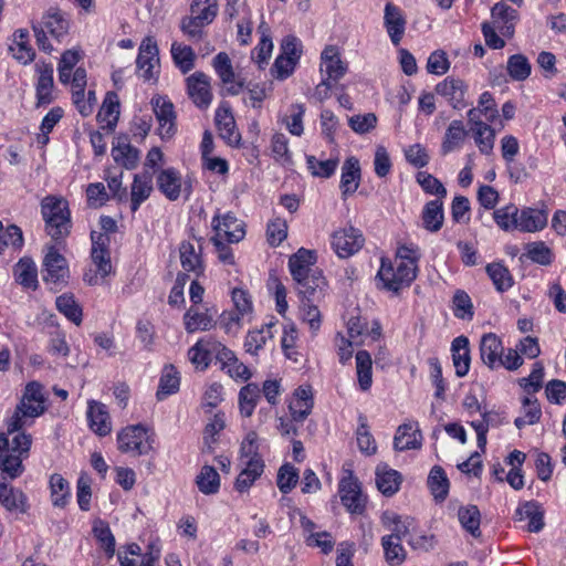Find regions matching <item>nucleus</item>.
<instances>
[{"label": "nucleus", "instance_id": "1", "mask_svg": "<svg viewBox=\"0 0 566 566\" xmlns=\"http://www.w3.org/2000/svg\"><path fill=\"white\" fill-rule=\"evenodd\" d=\"M420 250L415 244H403L397 248L395 263L381 259L377 279L387 291L398 293L409 286L417 277Z\"/></svg>", "mask_w": 566, "mask_h": 566}, {"label": "nucleus", "instance_id": "2", "mask_svg": "<svg viewBox=\"0 0 566 566\" xmlns=\"http://www.w3.org/2000/svg\"><path fill=\"white\" fill-rule=\"evenodd\" d=\"M44 411L43 387L38 381H31L25 386L22 399L8 422V434H13L29 426L32 419L41 416Z\"/></svg>", "mask_w": 566, "mask_h": 566}, {"label": "nucleus", "instance_id": "3", "mask_svg": "<svg viewBox=\"0 0 566 566\" xmlns=\"http://www.w3.org/2000/svg\"><path fill=\"white\" fill-rule=\"evenodd\" d=\"M41 213L45 230L54 240H63L71 231V213L67 201L62 197L46 196L41 201Z\"/></svg>", "mask_w": 566, "mask_h": 566}, {"label": "nucleus", "instance_id": "4", "mask_svg": "<svg viewBox=\"0 0 566 566\" xmlns=\"http://www.w3.org/2000/svg\"><path fill=\"white\" fill-rule=\"evenodd\" d=\"M69 28L70 24L64 14L54 9L49 10L42 17V21L39 24H33L32 27L39 49L46 53H50L53 50L46 34L49 33L60 41L69 32Z\"/></svg>", "mask_w": 566, "mask_h": 566}, {"label": "nucleus", "instance_id": "5", "mask_svg": "<svg viewBox=\"0 0 566 566\" xmlns=\"http://www.w3.org/2000/svg\"><path fill=\"white\" fill-rule=\"evenodd\" d=\"M118 449L133 455L147 454L153 450L154 437L143 424L124 428L117 434Z\"/></svg>", "mask_w": 566, "mask_h": 566}, {"label": "nucleus", "instance_id": "6", "mask_svg": "<svg viewBox=\"0 0 566 566\" xmlns=\"http://www.w3.org/2000/svg\"><path fill=\"white\" fill-rule=\"evenodd\" d=\"M150 106L158 122V134L161 139H170L177 132V115L172 102L166 95H155Z\"/></svg>", "mask_w": 566, "mask_h": 566}, {"label": "nucleus", "instance_id": "7", "mask_svg": "<svg viewBox=\"0 0 566 566\" xmlns=\"http://www.w3.org/2000/svg\"><path fill=\"white\" fill-rule=\"evenodd\" d=\"M364 243L363 232L353 226L338 229L331 237V245L340 259H347L356 254L364 247Z\"/></svg>", "mask_w": 566, "mask_h": 566}, {"label": "nucleus", "instance_id": "8", "mask_svg": "<svg viewBox=\"0 0 566 566\" xmlns=\"http://www.w3.org/2000/svg\"><path fill=\"white\" fill-rule=\"evenodd\" d=\"M136 64L139 76L145 81L156 78L159 72V50L153 36H146L142 41Z\"/></svg>", "mask_w": 566, "mask_h": 566}, {"label": "nucleus", "instance_id": "9", "mask_svg": "<svg viewBox=\"0 0 566 566\" xmlns=\"http://www.w3.org/2000/svg\"><path fill=\"white\" fill-rule=\"evenodd\" d=\"M186 87L189 98L199 108H208L212 102L211 80L197 71L186 78Z\"/></svg>", "mask_w": 566, "mask_h": 566}, {"label": "nucleus", "instance_id": "10", "mask_svg": "<svg viewBox=\"0 0 566 566\" xmlns=\"http://www.w3.org/2000/svg\"><path fill=\"white\" fill-rule=\"evenodd\" d=\"M156 185L158 190L170 201L178 200L182 191L186 193L187 199L191 193L190 187H182L181 174L172 167L158 171Z\"/></svg>", "mask_w": 566, "mask_h": 566}, {"label": "nucleus", "instance_id": "11", "mask_svg": "<svg viewBox=\"0 0 566 566\" xmlns=\"http://www.w3.org/2000/svg\"><path fill=\"white\" fill-rule=\"evenodd\" d=\"M43 280L46 283L61 285L66 283L69 268L65 258L54 247H50L43 260Z\"/></svg>", "mask_w": 566, "mask_h": 566}, {"label": "nucleus", "instance_id": "12", "mask_svg": "<svg viewBox=\"0 0 566 566\" xmlns=\"http://www.w3.org/2000/svg\"><path fill=\"white\" fill-rule=\"evenodd\" d=\"M339 496L343 505L355 514H361L365 510L366 500L361 494L358 481L352 474L339 482Z\"/></svg>", "mask_w": 566, "mask_h": 566}, {"label": "nucleus", "instance_id": "13", "mask_svg": "<svg viewBox=\"0 0 566 566\" xmlns=\"http://www.w3.org/2000/svg\"><path fill=\"white\" fill-rule=\"evenodd\" d=\"M109 237L105 233L92 232L91 258L102 279L112 273V262L108 251Z\"/></svg>", "mask_w": 566, "mask_h": 566}, {"label": "nucleus", "instance_id": "14", "mask_svg": "<svg viewBox=\"0 0 566 566\" xmlns=\"http://www.w3.org/2000/svg\"><path fill=\"white\" fill-rule=\"evenodd\" d=\"M212 67L227 86L228 94L238 95L242 91L243 82L237 80L231 59L226 52H220L213 57Z\"/></svg>", "mask_w": 566, "mask_h": 566}, {"label": "nucleus", "instance_id": "15", "mask_svg": "<svg viewBox=\"0 0 566 566\" xmlns=\"http://www.w3.org/2000/svg\"><path fill=\"white\" fill-rule=\"evenodd\" d=\"M407 20L402 10L396 4L388 2L384 9V27L394 45H399L405 31Z\"/></svg>", "mask_w": 566, "mask_h": 566}, {"label": "nucleus", "instance_id": "16", "mask_svg": "<svg viewBox=\"0 0 566 566\" xmlns=\"http://www.w3.org/2000/svg\"><path fill=\"white\" fill-rule=\"evenodd\" d=\"M212 228L216 232L213 238L226 239L230 243L240 242L245 234L242 222L231 213L224 214L221 219L214 217Z\"/></svg>", "mask_w": 566, "mask_h": 566}, {"label": "nucleus", "instance_id": "17", "mask_svg": "<svg viewBox=\"0 0 566 566\" xmlns=\"http://www.w3.org/2000/svg\"><path fill=\"white\" fill-rule=\"evenodd\" d=\"M436 92L444 97L454 109H463L468 106L465 101L467 86L463 81L447 77L436 86Z\"/></svg>", "mask_w": 566, "mask_h": 566}, {"label": "nucleus", "instance_id": "18", "mask_svg": "<svg viewBox=\"0 0 566 566\" xmlns=\"http://www.w3.org/2000/svg\"><path fill=\"white\" fill-rule=\"evenodd\" d=\"M153 190V175L150 172L144 170L140 174L134 175L128 195L132 212H136L139 209L140 205L150 197Z\"/></svg>", "mask_w": 566, "mask_h": 566}, {"label": "nucleus", "instance_id": "19", "mask_svg": "<svg viewBox=\"0 0 566 566\" xmlns=\"http://www.w3.org/2000/svg\"><path fill=\"white\" fill-rule=\"evenodd\" d=\"M422 434L418 422L409 421L400 424L394 437V448L397 451L420 449Z\"/></svg>", "mask_w": 566, "mask_h": 566}, {"label": "nucleus", "instance_id": "20", "mask_svg": "<svg viewBox=\"0 0 566 566\" xmlns=\"http://www.w3.org/2000/svg\"><path fill=\"white\" fill-rule=\"evenodd\" d=\"M0 504L9 512L24 514L29 510L27 495L0 478Z\"/></svg>", "mask_w": 566, "mask_h": 566}, {"label": "nucleus", "instance_id": "21", "mask_svg": "<svg viewBox=\"0 0 566 566\" xmlns=\"http://www.w3.org/2000/svg\"><path fill=\"white\" fill-rule=\"evenodd\" d=\"M223 345L212 339L198 340L189 350L188 357L198 369H206L210 361L211 355L217 354L220 357Z\"/></svg>", "mask_w": 566, "mask_h": 566}, {"label": "nucleus", "instance_id": "22", "mask_svg": "<svg viewBox=\"0 0 566 566\" xmlns=\"http://www.w3.org/2000/svg\"><path fill=\"white\" fill-rule=\"evenodd\" d=\"M301 301H321L326 289V281L321 271H314L305 280L296 281Z\"/></svg>", "mask_w": 566, "mask_h": 566}, {"label": "nucleus", "instance_id": "23", "mask_svg": "<svg viewBox=\"0 0 566 566\" xmlns=\"http://www.w3.org/2000/svg\"><path fill=\"white\" fill-rule=\"evenodd\" d=\"M38 81L35 85L36 107L45 106L54 101L53 67L51 64L38 65Z\"/></svg>", "mask_w": 566, "mask_h": 566}, {"label": "nucleus", "instance_id": "24", "mask_svg": "<svg viewBox=\"0 0 566 566\" xmlns=\"http://www.w3.org/2000/svg\"><path fill=\"white\" fill-rule=\"evenodd\" d=\"M87 419L90 428L99 437H105L111 433L112 422L105 405L94 400L90 401Z\"/></svg>", "mask_w": 566, "mask_h": 566}, {"label": "nucleus", "instance_id": "25", "mask_svg": "<svg viewBox=\"0 0 566 566\" xmlns=\"http://www.w3.org/2000/svg\"><path fill=\"white\" fill-rule=\"evenodd\" d=\"M491 15L496 29L502 35L511 38L514 33V24L517 20V11L504 2L495 3Z\"/></svg>", "mask_w": 566, "mask_h": 566}, {"label": "nucleus", "instance_id": "26", "mask_svg": "<svg viewBox=\"0 0 566 566\" xmlns=\"http://www.w3.org/2000/svg\"><path fill=\"white\" fill-rule=\"evenodd\" d=\"M315 260L316 258L314 252L304 248H301L296 253H294L289 260V269L293 280L296 282L310 276L311 273L315 271L312 269Z\"/></svg>", "mask_w": 566, "mask_h": 566}, {"label": "nucleus", "instance_id": "27", "mask_svg": "<svg viewBox=\"0 0 566 566\" xmlns=\"http://www.w3.org/2000/svg\"><path fill=\"white\" fill-rule=\"evenodd\" d=\"M321 60V71L327 75L325 80L336 82L345 75L347 65L340 60L335 46L329 45L325 48Z\"/></svg>", "mask_w": 566, "mask_h": 566}, {"label": "nucleus", "instance_id": "28", "mask_svg": "<svg viewBox=\"0 0 566 566\" xmlns=\"http://www.w3.org/2000/svg\"><path fill=\"white\" fill-rule=\"evenodd\" d=\"M216 124L219 136L232 147L239 145L241 135L235 127V120L229 109L218 108L216 112Z\"/></svg>", "mask_w": 566, "mask_h": 566}, {"label": "nucleus", "instance_id": "29", "mask_svg": "<svg viewBox=\"0 0 566 566\" xmlns=\"http://www.w3.org/2000/svg\"><path fill=\"white\" fill-rule=\"evenodd\" d=\"M360 182V165L356 157L347 158L342 167V177L339 188L342 196L346 198L353 195Z\"/></svg>", "mask_w": 566, "mask_h": 566}, {"label": "nucleus", "instance_id": "30", "mask_svg": "<svg viewBox=\"0 0 566 566\" xmlns=\"http://www.w3.org/2000/svg\"><path fill=\"white\" fill-rule=\"evenodd\" d=\"M546 209L524 208L518 213L517 229L523 232H537L547 226Z\"/></svg>", "mask_w": 566, "mask_h": 566}, {"label": "nucleus", "instance_id": "31", "mask_svg": "<svg viewBox=\"0 0 566 566\" xmlns=\"http://www.w3.org/2000/svg\"><path fill=\"white\" fill-rule=\"evenodd\" d=\"M8 437L0 433V470L7 473L11 479L19 478L24 468L22 464L23 455L7 451Z\"/></svg>", "mask_w": 566, "mask_h": 566}, {"label": "nucleus", "instance_id": "32", "mask_svg": "<svg viewBox=\"0 0 566 566\" xmlns=\"http://www.w3.org/2000/svg\"><path fill=\"white\" fill-rule=\"evenodd\" d=\"M502 354L503 345L501 339L494 333L484 334L480 342L482 361L491 369L497 368Z\"/></svg>", "mask_w": 566, "mask_h": 566}, {"label": "nucleus", "instance_id": "33", "mask_svg": "<svg viewBox=\"0 0 566 566\" xmlns=\"http://www.w3.org/2000/svg\"><path fill=\"white\" fill-rule=\"evenodd\" d=\"M468 136V130L462 120H452L446 129L442 143L441 154L448 155L452 151L460 149Z\"/></svg>", "mask_w": 566, "mask_h": 566}, {"label": "nucleus", "instance_id": "34", "mask_svg": "<svg viewBox=\"0 0 566 566\" xmlns=\"http://www.w3.org/2000/svg\"><path fill=\"white\" fill-rule=\"evenodd\" d=\"M451 352L457 376L464 377L469 373L471 361L469 339L465 336L454 338Z\"/></svg>", "mask_w": 566, "mask_h": 566}, {"label": "nucleus", "instance_id": "35", "mask_svg": "<svg viewBox=\"0 0 566 566\" xmlns=\"http://www.w3.org/2000/svg\"><path fill=\"white\" fill-rule=\"evenodd\" d=\"M119 117V101L114 92L106 94L101 109L97 113V120L103 129L114 130Z\"/></svg>", "mask_w": 566, "mask_h": 566}, {"label": "nucleus", "instance_id": "36", "mask_svg": "<svg viewBox=\"0 0 566 566\" xmlns=\"http://www.w3.org/2000/svg\"><path fill=\"white\" fill-rule=\"evenodd\" d=\"M402 478L401 474L388 468L386 464L378 465L376 470V485L386 496H391L398 492Z\"/></svg>", "mask_w": 566, "mask_h": 566}, {"label": "nucleus", "instance_id": "37", "mask_svg": "<svg viewBox=\"0 0 566 566\" xmlns=\"http://www.w3.org/2000/svg\"><path fill=\"white\" fill-rule=\"evenodd\" d=\"M139 155V150L132 146L127 138H118L117 144L112 149L114 160L126 169L137 167Z\"/></svg>", "mask_w": 566, "mask_h": 566}, {"label": "nucleus", "instance_id": "38", "mask_svg": "<svg viewBox=\"0 0 566 566\" xmlns=\"http://www.w3.org/2000/svg\"><path fill=\"white\" fill-rule=\"evenodd\" d=\"M242 465L243 469L234 483L238 492L248 491L264 472V461H244Z\"/></svg>", "mask_w": 566, "mask_h": 566}, {"label": "nucleus", "instance_id": "39", "mask_svg": "<svg viewBox=\"0 0 566 566\" xmlns=\"http://www.w3.org/2000/svg\"><path fill=\"white\" fill-rule=\"evenodd\" d=\"M29 33L27 30H17L13 34V43L9 46L12 56L22 64H29L34 60L35 52L28 44Z\"/></svg>", "mask_w": 566, "mask_h": 566}, {"label": "nucleus", "instance_id": "40", "mask_svg": "<svg viewBox=\"0 0 566 566\" xmlns=\"http://www.w3.org/2000/svg\"><path fill=\"white\" fill-rule=\"evenodd\" d=\"M170 53L175 65L182 74H187L195 67L196 53L191 46L172 42Z\"/></svg>", "mask_w": 566, "mask_h": 566}, {"label": "nucleus", "instance_id": "41", "mask_svg": "<svg viewBox=\"0 0 566 566\" xmlns=\"http://www.w3.org/2000/svg\"><path fill=\"white\" fill-rule=\"evenodd\" d=\"M423 227L430 232H437L443 224V203L440 198L429 201L422 211Z\"/></svg>", "mask_w": 566, "mask_h": 566}, {"label": "nucleus", "instance_id": "42", "mask_svg": "<svg viewBox=\"0 0 566 566\" xmlns=\"http://www.w3.org/2000/svg\"><path fill=\"white\" fill-rule=\"evenodd\" d=\"M458 520L461 526L473 537L481 536V513L476 505L461 506L458 511Z\"/></svg>", "mask_w": 566, "mask_h": 566}, {"label": "nucleus", "instance_id": "43", "mask_svg": "<svg viewBox=\"0 0 566 566\" xmlns=\"http://www.w3.org/2000/svg\"><path fill=\"white\" fill-rule=\"evenodd\" d=\"M516 515L520 521L528 520V532H539L544 526L543 512L541 511L539 505L534 501L522 504L516 510Z\"/></svg>", "mask_w": 566, "mask_h": 566}, {"label": "nucleus", "instance_id": "44", "mask_svg": "<svg viewBox=\"0 0 566 566\" xmlns=\"http://www.w3.org/2000/svg\"><path fill=\"white\" fill-rule=\"evenodd\" d=\"M180 386L179 373L172 365L166 366L160 377L156 397L158 400H164L168 396L177 392Z\"/></svg>", "mask_w": 566, "mask_h": 566}, {"label": "nucleus", "instance_id": "45", "mask_svg": "<svg viewBox=\"0 0 566 566\" xmlns=\"http://www.w3.org/2000/svg\"><path fill=\"white\" fill-rule=\"evenodd\" d=\"M261 397V389L256 384H248L239 391V408L243 417H251Z\"/></svg>", "mask_w": 566, "mask_h": 566}, {"label": "nucleus", "instance_id": "46", "mask_svg": "<svg viewBox=\"0 0 566 566\" xmlns=\"http://www.w3.org/2000/svg\"><path fill=\"white\" fill-rule=\"evenodd\" d=\"M211 24L210 22L193 17L191 14L185 15L180 20V30L182 34L191 42H199L206 36L205 28Z\"/></svg>", "mask_w": 566, "mask_h": 566}, {"label": "nucleus", "instance_id": "47", "mask_svg": "<svg viewBox=\"0 0 566 566\" xmlns=\"http://www.w3.org/2000/svg\"><path fill=\"white\" fill-rule=\"evenodd\" d=\"M14 275L18 283L24 287L35 289L38 285L36 266L31 259H21L14 268Z\"/></svg>", "mask_w": 566, "mask_h": 566}, {"label": "nucleus", "instance_id": "48", "mask_svg": "<svg viewBox=\"0 0 566 566\" xmlns=\"http://www.w3.org/2000/svg\"><path fill=\"white\" fill-rule=\"evenodd\" d=\"M371 356L367 350H358L356 354V370L358 384L361 390H368L373 382Z\"/></svg>", "mask_w": 566, "mask_h": 566}, {"label": "nucleus", "instance_id": "49", "mask_svg": "<svg viewBox=\"0 0 566 566\" xmlns=\"http://www.w3.org/2000/svg\"><path fill=\"white\" fill-rule=\"evenodd\" d=\"M428 485L438 501H443L449 492V480L441 467H433L428 476Z\"/></svg>", "mask_w": 566, "mask_h": 566}, {"label": "nucleus", "instance_id": "50", "mask_svg": "<svg viewBox=\"0 0 566 566\" xmlns=\"http://www.w3.org/2000/svg\"><path fill=\"white\" fill-rule=\"evenodd\" d=\"M180 262L185 271L200 274L202 272V262L193 243L185 241L179 247Z\"/></svg>", "mask_w": 566, "mask_h": 566}, {"label": "nucleus", "instance_id": "51", "mask_svg": "<svg viewBox=\"0 0 566 566\" xmlns=\"http://www.w3.org/2000/svg\"><path fill=\"white\" fill-rule=\"evenodd\" d=\"M93 534L106 555L112 557L115 554L116 542L108 523L96 520L93 524Z\"/></svg>", "mask_w": 566, "mask_h": 566}, {"label": "nucleus", "instance_id": "52", "mask_svg": "<svg viewBox=\"0 0 566 566\" xmlns=\"http://www.w3.org/2000/svg\"><path fill=\"white\" fill-rule=\"evenodd\" d=\"M196 483L203 494H214L220 488L219 473L213 467L203 465L196 479Z\"/></svg>", "mask_w": 566, "mask_h": 566}, {"label": "nucleus", "instance_id": "53", "mask_svg": "<svg viewBox=\"0 0 566 566\" xmlns=\"http://www.w3.org/2000/svg\"><path fill=\"white\" fill-rule=\"evenodd\" d=\"M381 546L385 553V559L390 566H399L406 559V551L401 545V541L394 539L392 536H384Z\"/></svg>", "mask_w": 566, "mask_h": 566}, {"label": "nucleus", "instance_id": "54", "mask_svg": "<svg viewBox=\"0 0 566 566\" xmlns=\"http://www.w3.org/2000/svg\"><path fill=\"white\" fill-rule=\"evenodd\" d=\"M51 497L54 506L64 507L70 499L69 482L57 473L50 478Z\"/></svg>", "mask_w": 566, "mask_h": 566}, {"label": "nucleus", "instance_id": "55", "mask_svg": "<svg viewBox=\"0 0 566 566\" xmlns=\"http://www.w3.org/2000/svg\"><path fill=\"white\" fill-rule=\"evenodd\" d=\"M220 360L223 363V368L227 369V373L232 378H240L244 380L250 378V371L248 367L240 363L233 353L224 346L222 347Z\"/></svg>", "mask_w": 566, "mask_h": 566}, {"label": "nucleus", "instance_id": "56", "mask_svg": "<svg viewBox=\"0 0 566 566\" xmlns=\"http://www.w3.org/2000/svg\"><path fill=\"white\" fill-rule=\"evenodd\" d=\"M273 326L274 324L269 323L262 326L261 329L250 332L244 342L247 352L256 354L273 337L271 331Z\"/></svg>", "mask_w": 566, "mask_h": 566}, {"label": "nucleus", "instance_id": "57", "mask_svg": "<svg viewBox=\"0 0 566 566\" xmlns=\"http://www.w3.org/2000/svg\"><path fill=\"white\" fill-rule=\"evenodd\" d=\"M304 104H292L289 108V114L283 118L290 134L294 136H302L304 133L303 117L305 115Z\"/></svg>", "mask_w": 566, "mask_h": 566}, {"label": "nucleus", "instance_id": "58", "mask_svg": "<svg viewBox=\"0 0 566 566\" xmlns=\"http://www.w3.org/2000/svg\"><path fill=\"white\" fill-rule=\"evenodd\" d=\"M506 70L514 81H524L530 76L532 66L525 55L514 54L509 57Z\"/></svg>", "mask_w": 566, "mask_h": 566}, {"label": "nucleus", "instance_id": "59", "mask_svg": "<svg viewBox=\"0 0 566 566\" xmlns=\"http://www.w3.org/2000/svg\"><path fill=\"white\" fill-rule=\"evenodd\" d=\"M217 0H191L189 14L212 23L218 14Z\"/></svg>", "mask_w": 566, "mask_h": 566}, {"label": "nucleus", "instance_id": "60", "mask_svg": "<svg viewBox=\"0 0 566 566\" xmlns=\"http://www.w3.org/2000/svg\"><path fill=\"white\" fill-rule=\"evenodd\" d=\"M486 273L492 280L495 289L500 292L509 290L513 285L510 271L501 263H491L486 266Z\"/></svg>", "mask_w": 566, "mask_h": 566}, {"label": "nucleus", "instance_id": "61", "mask_svg": "<svg viewBox=\"0 0 566 566\" xmlns=\"http://www.w3.org/2000/svg\"><path fill=\"white\" fill-rule=\"evenodd\" d=\"M496 224L504 231L517 229L518 208L515 205H507L496 209L493 213Z\"/></svg>", "mask_w": 566, "mask_h": 566}, {"label": "nucleus", "instance_id": "62", "mask_svg": "<svg viewBox=\"0 0 566 566\" xmlns=\"http://www.w3.org/2000/svg\"><path fill=\"white\" fill-rule=\"evenodd\" d=\"M471 132L480 153L483 155L492 154L496 137L495 129L489 125L480 126V128H474V130Z\"/></svg>", "mask_w": 566, "mask_h": 566}, {"label": "nucleus", "instance_id": "63", "mask_svg": "<svg viewBox=\"0 0 566 566\" xmlns=\"http://www.w3.org/2000/svg\"><path fill=\"white\" fill-rule=\"evenodd\" d=\"M56 307L57 310L64 314L71 322L75 325H80L82 323V308L75 302L74 297L69 294L60 295L56 298Z\"/></svg>", "mask_w": 566, "mask_h": 566}, {"label": "nucleus", "instance_id": "64", "mask_svg": "<svg viewBox=\"0 0 566 566\" xmlns=\"http://www.w3.org/2000/svg\"><path fill=\"white\" fill-rule=\"evenodd\" d=\"M117 558L120 566H144L142 548L136 543L120 547L117 553Z\"/></svg>", "mask_w": 566, "mask_h": 566}]
</instances>
